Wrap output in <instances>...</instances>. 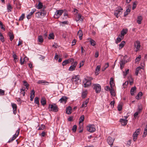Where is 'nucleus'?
Instances as JSON below:
<instances>
[{
  "mask_svg": "<svg viewBox=\"0 0 147 147\" xmlns=\"http://www.w3.org/2000/svg\"><path fill=\"white\" fill-rule=\"evenodd\" d=\"M93 79L92 78H89L88 79L85 78L83 82L84 84V87L87 88L89 87L91 84V81Z\"/></svg>",
  "mask_w": 147,
  "mask_h": 147,
  "instance_id": "obj_1",
  "label": "nucleus"
},
{
  "mask_svg": "<svg viewBox=\"0 0 147 147\" xmlns=\"http://www.w3.org/2000/svg\"><path fill=\"white\" fill-rule=\"evenodd\" d=\"M71 80L73 82L76 84L78 85L79 83L81 82L80 80V76L79 75H77L73 77L71 79Z\"/></svg>",
  "mask_w": 147,
  "mask_h": 147,
  "instance_id": "obj_2",
  "label": "nucleus"
},
{
  "mask_svg": "<svg viewBox=\"0 0 147 147\" xmlns=\"http://www.w3.org/2000/svg\"><path fill=\"white\" fill-rule=\"evenodd\" d=\"M87 130L91 133L94 132L96 130L95 126L93 124L89 125L86 127Z\"/></svg>",
  "mask_w": 147,
  "mask_h": 147,
  "instance_id": "obj_3",
  "label": "nucleus"
},
{
  "mask_svg": "<svg viewBox=\"0 0 147 147\" xmlns=\"http://www.w3.org/2000/svg\"><path fill=\"white\" fill-rule=\"evenodd\" d=\"M123 9L121 7L116 10L114 11V15L117 18L121 14Z\"/></svg>",
  "mask_w": 147,
  "mask_h": 147,
  "instance_id": "obj_4",
  "label": "nucleus"
},
{
  "mask_svg": "<svg viewBox=\"0 0 147 147\" xmlns=\"http://www.w3.org/2000/svg\"><path fill=\"white\" fill-rule=\"evenodd\" d=\"M93 89L95 90L97 93L100 92L101 90V86L98 84H95L93 85Z\"/></svg>",
  "mask_w": 147,
  "mask_h": 147,
  "instance_id": "obj_5",
  "label": "nucleus"
},
{
  "mask_svg": "<svg viewBox=\"0 0 147 147\" xmlns=\"http://www.w3.org/2000/svg\"><path fill=\"white\" fill-rule=\"evenodd\" d=\"M49 107L51 109L50 110L51 111L57 112L58 111L57 107L55 104L53 105L50 104Z\"/></svg>",
  "mask_w": 147,
  "mask_h": 147,
  "instance_id": "obj_6",
  "label": "nucleus"
},
{
  "mask_svg": "<svg viewBox=\"0 0 147 147\" xmlns=\"http://www.w3.org/2000/svg\"><path fill=\"white\" fill-rule=\"evenodd\" d=\"M63 13L62 10H57L54 15V17L55 18H58Z\"/></svg>",
  "mask_w": 147,
  "mask_h": 147,
  "instance_id": "obj_7",
  "label": "nucleus"
},
{
  "mask_svg": "<svg viewBox=\"0 0 147 147\" xmlns=\"http://www.w3.org/2000/svg\"><path fill=\"white\" fill-rule=\"evenodd\" d=\"M77 64L78 63L76 61L74 62V63H72L71 65L69 67L68 70L70 71H72L75 70Z\"/></svg>",
  "mask_w": 147,
  "mask_h": 147,
  "instance_id": "obj_8",
  "label": "nucleus"
},
{
  "mask_svg": "<svg viewBox=\"0 0 147 147\" xmlns=\"http://www.w3.org/2000/svg\"><path fill=\"white\" fill-rule=\"evenodd\" d=\"M115 140V138H112L110 136H109L107 138V142L111 146L113 145V143Z\"/></svg>",
  "mask_w": 147,
  "mask_h": 147,
  "instance_id": "obj_9",
  "label": "nucleus"
},
{
  "mask_svg": "<svg viewBox=\"0 0 147 147\" xmlns=\"http://www.w3.org/2000/svg\"><path fill=\"white\" fill-rule=\"evenodd\" d=\"M134 46L136 49V51L137 52L138 51L141 45L140 42L139 41H137L134 43Z\"/></svg>",
  "mask_w": 147,
  "mask_h": 147,
  "instance_id": "obj_10",
  "label": "nucleus"
},
{
  "mask_svg": "<svg viewBox=\"0 0 147 147\" xmlns=\"http://www.w3.org/2000/svg\"><path fill=\"white\" fill-rule=\"evenodd\" d=\"M11 105L13 110V113L14 114L16 115L17 113V106L16 104L11 103Z\"/></svg>",
  "mask_w": 147,
  "mask_h": 147,
  "instance_id": "obj_11",
  "label": "nucleus"
},
{
  "mask_svg": "<svg viewBox=\"0 0 147 147\" xmlns=\"http://www.w3.org/2000/svg\"><path fill=\"white\" fill-rule=\"evenodd\" d=\"M36 9L34 8L32 9V11L29 13L27 16V18L28 19H29L31 18V16L32 15L34 12L36 11Z\"/></svg>",
  "mask_w": 147,
  "mask_h": 147,
  "instance_id": "obj_12",
  "label": "nucleus"
},
{
  "mask_svg": "<svg viewBox=\"0 0 147 147\" xmlns=\"http://www.w3.org/2000/svg\"><path fill=\"white\" fill-rule=\"evenodd\" d=\"M121 124L123 126H125L127 124V120L123 119H121L119 121Z\"/></svg>",
  "mask_w": 147,
  "mask_h": 147,
  "instance_id": "obj_13",
  "label": "nucleus"
},
{
  "mask_svg": "<svg viewBox=\"0 0 147 147\" xmlns=\"http://www.w3.org/2000/svg\"><path fill=\"white\" fill-rule=\"evenodd\" d=\"M88 40H90V43L91 45L94 46L96 45V42L92 39L89 38H88Z\"/></svg>",
  "mask_w": 147,
  "mask_h": 147,
  "instance_id": "obj_14",
  "label": "nucleus"
},
{
  "mask_svg": "<svg viewBox=\"0 0 147 147\" xmlns=\"http://www.w3.org/2000/svg\"><path fill=\"white\" fill-rule=\"evenodd\" d=\"M76 20L77 22L79 21H82L83 19L81 18V15L79 14L77 15L76 16Z\"/></svg>",
  "mask_w": 147,
  "mask_h": 147,
  "instance_id": "obj_15",
  "label": "nucleus"
},
{
  "mask_svg": "<svg viewBox=\"0 0 147 147\" xmlns=\"http://www.w3.org/2000/svg\"><path fill=\"white\" fill-rule=\"evenodd\" d=\"M72 111V108L70 106H69L66 109V113L67 114L69 115L71 113Z\"/></svg>",
  "mask_w": 147,
  "mask_h": 147,
  "instance_id": "obj_16",
  "label": "nucleus"
},
{
  "mask_svg": "<svg viewBox=\"0 0 147 147\" xmlns=\"http://www.w3.org/2000/svg\"><path fill=\"white\" fill-rule=\"evenodd\" d=\"M89 101L88 99H86L83 102V103L82 105L81 108H85L87 106V104L88 103Z\"/></svg>",
  "mask_w": 147,
  "mask_h": 147,
  "instance_id": "obj_17",
  "label": "nucleus"
},
{
  "mask_svg": "<svg viewBox=\"0 0 147 147\" xmlns=\"http://www.w3.org/2000/svg\"><path fill=\"white\" fill-rule=\"evenodd\" d=\"M127 31V29H123L121 32V38L123 37L124 35L125 34Z\"/></svg>",
  "mask_w": 147,
  "mask_h": 147,
  "instance_id": "obj_18",
  "label": "nucleus"
},
{
  "mask_svg": "<svg viewBox=\"0 0 147 147\" xmlns=\"http://www.w3.org/2000/svg\"><path fill=\"white\" fill-rule=\"evenodd\" d=\"M136 90V88L134 86L131 88L130 90L131 94L132 95H134L135 92Z\"/></svg>",
  "mask_w": 147,
  "mask_h": 147,
  "instance_id": "obj_19",
  "label": "nucleus"
},
{
  "mask_svg": "<svg viewBox=\"0 0 147 147\" xmlns=\"http://www.w3.org/2000/svg\"><path fill=\"white\" fill-rule=\"evenodd\" d=\"M100 68V65H97L96 68V72L95 74L96 75H97L99 74V71Z\"/></svg>",
  "mask_w": 147,
  "mask_h": 147,
  "instance_id": "obj_20",
  "label": "nucleus"
},
{
  "mask_svg": "<svg viewBox=\"0 0 147 147\" xmlns=\"http://www.w3.org/2000/svg\"><path fill=\"white\" fill-rule=\"evenodd\" d=\"M8 35L9 37L10 40L11 41H12L14 38V36L13 34V33L11 32H9Z\"/></svg>",
  "mask_w": 147,
  "mask_h": 147,
  "instance_id": "obj_21",
  "label": "nucleus"
},
{
  "mask_svg": "<svg viewBox=\"0 0 147 147\" xmlns=\"http://www.w3.org/2000/svg\"><path fill=\"white\" fill-rule=\"evenodd\" d=\"M43 5L42 3L39 2L37 5L36 7L38 9H41L42 8H43Z\"/></svg>",
  "mask_w": 147,
  "mask_h": 147,
  "instance_id": "obj_22",
  "label": "nucleus"
},
{
  "mask_svg": "<svg viewBox=\"0 0 147 147\" xmlns=\"http://www.w3.org/2000/svg\"><path fill=\"white\" fill-rule=\"evenodd\" d=\"M125 63V61L124 60H122L120 61V68L122 69V68L124 66V64Z\"/></svg>",
  "mask_w": 147,
  "mask_h": 147,
  "instance_id": "obj_23",
  "label": "nucleus"
},
{
  "mask_svg": "<svg viewBox=\"0 0 147 147\" xmlns=\"http://www.w3.org/2000/svg\"><path fill=\"white\" fill-rule=\"evenodd\" d=\"M37 83L38 84H41L43 83L44 84L48 85L49 83V82H46L45 80H41L38 81L37 82Z\"/></svg>",
  "mask_w": 147,
  "mask_h": 147,
  "instance_id": "obj_24",
  "label": "nucleus"
},
{
  "mask_svg": "<svg viewBox=\"0 0 147 147\" xmlns=\"http://www.w3.org/2000/svg\"><path fill=\"white\" fill-rule=\"evenodd\" d=\"M67 99V98L66 96H63L59 100V101L60 102H66Z\"/></svg>",
  "mask_w": 147,
  "mask_h": 147,
  "instance_id": "obj_25",
  "label": "nucleus"
},
{
  "mask_svg": "<svg viewBox=\"0 0 147 147\" xmlns=\"http://www.w3.org/2000/svg\"><path fill=\"white\" fill-rule=\"evenodd\" d=\"M78 35L79 36L80 39L81 40L83 36V33L81 30H79L78 32Z\"/></svg>",
  "mask_w": 147,
  "mask_h": 147,
  "instance_id": "obj_26",
  "label": "nucleus"
},
{
  "mask_svg": "<svg viewBox=\"0 0 147 147\" xmlns=\"http://www.w3.org/2000/svg\"><path fill=\"white\" fill-rule=\"evenodd\" d=\"M147 134V125L145 127L144 129L143 137H145Z\"/></svg>",
  "mask_w": 147,
  "mask_h": 147,
  "instance_id": "obj_27",
  "label": "nucleus"
},
{
  "mask_svg": "<svg viewBox=\"0 0 147 147\" xmlns=\"http://www.w3.org/2000/svg\"><path fill=\"white\" fill-rule=\"evenodd\" d=\"M142 20V18L141 16H139L138 17L137 22V23L139 24H141V21Z\"/></svg>",
  "mask_w": 147,
  "mask_h": 147,
  "instance_id": "obj_28",
  "label": "nucleus"
},
{
  "mask_svg": "<svg viewBox=\"0 0 147 147\" xmlns=\"http://www.w3.org/2000/svg\"><path fill=\"white\" fill-rule=\"evenodd\" d=\"M26 59L28 60L27 58V57H25L24 58V59L23 60L22 57L20 59V63L21 65H23L24 63V62L26 60Z\"/></svg>",
  "mask_w": 147,
  "mask_h": 147,
  "instance_id": "obj_29",
  "label": "nucleus"
},
{
  "mask_svg": "<svg viewBox=\"0 0 147 147\" xmlns=\"http://www.w3.org/2000/svg\"><path fill=\"white\" fill-rule=\"evenodd\" d=\"M20 93L21 94H22L23 96H24L25 95V89L24 88H23L21 89H20Z\"/></svg>",
  "mask_w": 147,
  "mask_h": 147,
  "instance_id": "obj_30",
  "label": "nucleus"
},
{
  "mask_svg": "<svg viewBox=\"0 0 147 147\" xmlns=\"http://www.w3.org/2000/svg\"><path fill=\"white\" fill-rule=\"evenodd\" d=\"M121 36L120 35L119 36V37L117 38V39L116 41V42L117 43H118L119 42H120L121 40L123 39V37L122 38H121Z\"/></svg>",
  "mask_w": 147,
  "mask_h": 147,
  "instance_id": "obj_31",
  "label": "nucleus"
},
{
  "mask_svg": "<svg viewBox=\"0 0 147 147\" xmlns=\"http://www.w3.org/2000/svg\"><path fill=\"white\" fill-rule=\"evenodd\" d=\"M40 102L42 105L44 106L46 104V101L45 99L44 98H42Z\"/></svg>",
  "mask_w": 147,
  "mask_h": 147,
  "instance_id": "obj_32",
  "label": "nucleus"
},
{
  "mask_svg": "<svg viewBox=\"0 0 147 147\" xmlns=\"http://www.w3.org/2000/svg\"><path fill=\"white\" fill-rule=\"evenodd\" d=\"M24 85L26 87V88L28 89L29 88V84L28 83L25 81H23Z\"/></svg>",
  "mask_w": 147,
  "mask_h": 147,
  "instance_id": "obj_33",
  "label": "nucleus"
},
{
  "mask_svg": "<svg viewBox=\"0 0 147 147\" xmlns=\"http://www.w3.org/2000/svg\"><path fill=\"white\" fill-rule=\"evenodd\" d=\"M38 41L39 42L42 43L43 41V39L42 36L40 35L38 37Z\"/></svg>",
  "mask_w": 147,
  "mask_h": 147,
  "instance_id": "obj_34",
  "label": "nucleus"
},
{
  "mask_svg": "<svg viewBox=\"0 0 147 147\" xmlns=\"http://www.w3.org/2000/svg\"><path fill=\"white\" fill-rule=\"evenodd\" d=\"M141 69V67H137L136 70L135 74L136 76H138L139 72V71Z\"/></svg>",
  "mask_w": 147,
  "mask_h": 147,
  "instance_id": "obj_35",
  "label": "nucleus"
},
{
  "mask_svg": "<svg viewBox=\"0 0 147 147\" xmlns=\"http://www.w3.org/2000/svg\"><path fill=\"white\" fill-rule=\"evenodd\" d=\"M110 91L112 96H115V93L113 88H111V89L110 90Z\"/></svg>",
  "mask_w": 147,
  "mask_h": 147,
  "instance_id": "obj_36",
  "label": "nucleus"
},
{
  "mask_svg": "<svg viewBox=\"0 0 147 147\" xmlns=\"http://www.w3.org/2000/svg\"><path fill=\"white\" fill-rule=\"evenodd\" d=\"M110 84L111 86V88H112V87H113L114 85L113 80L112 78H110Z\"/></svg>",
  "mask_w": 147,
  "mask_h": 147,
  "instance_id": "obj_37",
  "label": "nucleus"
},
{
  "mask_svg": "<svg viewBox=\"0 0 147 147\" xmlns=\"http://www.w3.org/2000/svg\"><path fill=\"white\" fill-rule=\"evenodd\" d=\"M13 7L11 6V4L10 3L8 4L7 6V9L8 10V12L11 11Z\"/></svg>",
  "mask_w": 147,
  "mask_h": 147,
  "instance_id": "obj_38",
  "label": "nucleus"
},
{
  "mask_svg": "<svg viewBox=\"0 0 147 147\" xmlns=\"http://www.w3.org/2000/svg\"><path fill=\"white\" fill-rule=\"evenodd\" d=\"M138 134H137L136 133H135L134 132L133 134V140L134 141H136V139H137V136H138Z\"/></svg>",
  "mask_w": 147,
  "mask_h": 147,
  "instance_id": "obj_39",
  "label": "nucleus"
},
{
  "mask_svg": "<svg viewBox=\"0 0 147 147\" xmlns=\"http://www.w3.org/2000/svg\"><path fill=\"white\" fill-rule=\"evenodd\" d=\"M44 9L45 8H43V10L41 11V15L43 16H46L47 13L46 11L44 10Z\"/></svg>",
  "mask_w": 147,
  "mask_h": 147,
  "instance_id": "obj_40",
  "label": "nucleus"
},
{
  "mask_svg": "<svg viewBox=\"0 0 147 147\" xmlns=\"http://www.w3.org/2000/svg\"><path fill=\"white\" fill-rule=\"evenodd\" d=\"M0 39L3 42L5 41L4 38L1 33H0Z\"/></svg>",
  "mask_w": 147,
  "mask_h": 147,
  "instance_id": "obj_41",
  "label": "nucleus"
},
{
  "mask_svg": "<svg viewBox=\"0 0 147 147\" xmlns=\"http://www.w3.org/2000/svg\"><path fill=\"white\" fill-rule=\"evenodd\" d=\"M69 62L67 60H66L63 62L62 65L63 66L66 65L67 64H68Z\"/></svg>",
  "mask_w": 147,
  "mask_h": 147,
  "instance_id": "obj_42",
  "label": "nucleus"
},
{
  "mask_svg": "<svg viewBox=\"0 0 147 147\" xmlns=\"http://www.w3.org/2000/svg\"><path fill=\"white\" fill-rule=\"evenodd\" d=\"M36 16L37 18H41L42 16L41 15V12H36Z\"/></svg>",
  "mask_w": 147,
  "mask_h": 147,
  "instance_id": "obj_43",
  "label": "nucleus"
},
{
  "mask_svg": "<svg viewBox=\"0 0 147 147\" xmlns=\"http://www.w3.org/2000/svg\"><path fill=\"white\" fill-rule=\"evenodd\" d=\"M125 43V41H122L121 43L119 45V49H121L124 46Z\"/></svg>",
  "mask_w": 147,
  "mask_h": 147,
  "instance_id": "obj_44",
  "label": "nucleus"
},
{
  "mask_svg": "<svg viewBox=\"0 0 147 147\" xmlns=\"http://www.w3.org/2000/svg\"><path fill=\"white\" fill-rule=\"evenodd\" d=\"M84 115H82L80 118L79 123H81L84 120Z\"/></svg>",
  "mask_w": 147,
  "mask_h": 147,
  "instance_id": "obj_45",
  "label": "nucleus"
},
{
  "mask_svg": "<svg viewBox=\"0 0 147 147\" xmlns=\"http://www.w3.org/2000/svg\"><path fill=\"white\" fill-rule=\"evenodd\" d=\"M130 9L128 8V9H127V10H126L125 12V13L124 14V16H126V15H128V13L130 12Z\"/></svg>",
  "mask_w": 147,
  "mask_h": 147,
  "instance_id": "obj_46",
  "label": "nucleus"
},
{
  "mask_svg": "<svg viewBox=\"0 0 147 147\" xmlns=\"http://www.w3.org/2000/svg\"><path fill=\"white\" fill-rule=\"evenodd\" d=\"M141 58V55H139L138 57H137L135 59V62L136 63L139 62V61L140 60Z\"/></svg>",
  "mask_w": 147,
  "mask_h": 147,
  "instance_id": "obj_47",
  "label": "nucleus"
},
{
  "mask_svg": "<svg viewBox=\"0 0 147 147\" xmlns=\"http://www.w3.org/2000/svg\"><path fill=\"white\" fill-rule=\"evenodd\" d=\"M34 102L37 104L38 105H39V101L38 100V98L37 97H36L34 98Z\"/></svg>",
  "mask_w": 147,
  "mask_h": 147,
  "instance_id": "obj_48",
  "label": "nucleus"
},
{
  "mask_svg": "<svg viewBox=\"0 0 147 147\" xmlns=\"http://www.w3.org/2000/svg\"><path fill=\"white\" fill-rule=\"evenodd\" d=\"M142 92H139L137 96H136V99H139V98L142 96Z\"/></svg>",
  "mask_w": 147,
  "mask_h": 147,
  "instance_id": "obj_49",
  "label": "nucleus"
},
{
  "mask_svg": "<svg viewBox=\"0 0 147 147\" xmlns=\"http://www.w3.org/2000/svg\"><path fill=\"white\" fill-rule=\"evenodd\" d=\"M87 94V92H84L82 94V98H85Z\"/></svg>",
  "mask_w": 147,
  "mask_h": 147,
  "instance_id": "obj_50",
  "label": "nucleus"
},
{
  "mask_svg": "<svg viewBox=\"0 0 147 147\" xmlns=\"http://www.w3.org/2000/svg\"><path fill=\"white\" fill-rule=\"evenodd\" d=\"M50 39H53L54 38V35L53 33L50 34L49 35L48 37Z\"/></svg>",
  "mask_w": 147,
  "mask_h": 147,
  "instance_id": "obj_51",
  "label": "nucleus"
},
{
  "mask_svg": "<svg viewBox=\"0 0 147 147\" xmlns=\"http://www.w3.org/2000/svg\"><path fill=\"white\" fill-rule=\"evenodd\" d=\"M105 65H107V67H104L102 68V71H104L109 66V63H106L105 64Z\"/></svg>",
  "mask_w": 147,
  "mask_h": 147,
  "instance_id": "obj_52",
  "label": "nucleus"
},
{
  "mask_svg": "<svg viewBox=\"0 0 147 147\" xmlns=\"http://www.w3.org/2000/svg\"><path fill=\"white\" fill-rule=\"evenodd\" d=\"M122 105L121 104H119L117 107L118 108V110L119 111H121L122 109Z\"/></svg>",
  "mask_w": 147,
  "mask_h": 147,
  "instance_id": "obj_53",
  "label": "nucleus"
},
{
  "mask_svg": "<svg viewBox=\"0 0 147 147\" xmlns=\"http://www.w3.org/2000/svg\"><path fill=\"white\" fill-rule=\"evenodd\" d=\"M17 137L14 135L13 136L12 138L11 139V140H9L8 141V142H11L13 140H14Z\"/></svg>",
  "mask_w": 147,
  "mask_h": 147,
  "instance_id": "obj_54",
  "label": "nucleus"
},
{
  "mask_svg": "<svg viewBox=\"0 0 147 147\" xmlns=\"http://www.w3.org/2000/svg\"><path fill=\"white\" fill-rule=\"evenodd\" d=\"M139 113L138 112H136L134 113V116L135 119H136L137 117H138V114Z\"/></svg>",
  "mask_w": 147,
  "mask_h": 147,
  "instance_id": "obj_55",
  "label": "nucleus"
},
{
  "mask_svg": "<svg viewBox=\"0 0 147 147\" xmlns=\"http://www.w3.org/2000/svg\"><path fill=\"white\" fill-rule=\"evenodd\" d=\"M24 17V14H22L21 16L20 17L19 20L21 21L23 20Z\"/></svg>",
  "mask_w": 147,
  "mask_h": 147,
  "instance_id": "obj_56",
  "label": "nucleus"
},
{
  "mask_svg": "<svg viewBox=\"0 0 147 147\" xmlns=\"http://www.w3.org/2000/svg\"><path fill=\"white\" fill-rule=\"evenodd\" d=\"M45 127V126L41 125L39 127V128L38 129V130H43V129Z\"/></svg>",
  "mask_w": 147,
  "mask_h": 147,
  "instance_id": "obj_57",
  "label": "nucleus"
},
{
  "mask_svg": "<svg viewBox=\"0 0 147 147\" xmlns=\"http://www.w3.org/2000/svg\"><path fill=\"white\" fill-rule=\"evenodd\" d=\"M142 108H141V106L139 105L138 106V109L137 112H139V113H140L142 111Z\"/></svg>",
  "mask_w": 147,
  "mask_h": 147,
  "instance_id": "obj_58",
  "label": "nucleus"
},
{
  "mask_svg": "<svg viewBox=\"0 0 147 147\" xmlns=\"http://www.w3.org/2000/svg\"><path fill=\"white\" fill-rule=\"evenodd\" d=\"M35 91L34 90H32L31 92L30 96H34Z\"/></svg>",
  "mask_w": 147,
  "mask_h": 147,
  "instance_id": "obj_59",
  "label": "nucleus"
},
{
  "mask_svg": "<svg viewBox=\"0 0 147 147\" xmlns=\"http://www.w3.org/2000/svg\"><path fill=\"white\" fill-rule=\"evenodd\" d=\"M77 129V126L76 125H74L72 127V130L73 131L75 132L76 131Z\"/></svg>",
  "mask_w": 147,
  "mask_h": 147,
  "instance_id": "obj_60",
  "label": "nucleus"
},
{
  "mask_svg": "<svg viewBox=\"0 0 147 147\" xmlns=\"http://www.w3.org/2000/svg\"><path fill=\"white\" fill-rule=\"evenodd\" d=\"M4 94V91L0 89V96L3 95Z\"/></svg>",
  "mask_w": 147,
  "mask_h": 147,
  "instance_id": "obj_61",
  "label": "nucleus"
},
{
  "mask_svg": "<svg viewBox=\"0 0 147 147\" xmlns=\"http://www.w3.org/2000/svg\"><path fill=\"white\" fill-rule=\"evenodd\" d=\"M20 129H18L16 131V133L14 135H16L17 137L18 136L20 133Z\"/></svg>",
  "mask_w": 147,
  "mask_h": 147,
  "instance_id": "obj_62",
  "label": "nucleus"
},
{
  "mask_svg": "<svg viewBox=\"0 0 147 147\" xmlns=\"http://www.w3.org/2000/svg\"><path fill=\"white\" fill-rule=\"evenodd\" d=\"M115 103V101L114 100L111 102L110 103V104L111 105V107H113Z\"/></svg>",
  "mask_w": 147,
  "mask_h": 147,
  "instance_id": "obj_63",
  "label": "nucleus"
},
{
  "mask_svg": "<svg viewBox=\"0 0 147 147\" xmlns=\"http://www.w3.org/2000/svg\"><path fill=\"white\" fill-rule=\"evenodd\" d=\"M67 60L69 62V63H70V62H72V63H74V59L73 58H71L70 59H67Z\"/></svg>",
  "mask_w": 147,
  "mask_h": 147,
  "instance_id": "obj_64",
  "label": "nucleus"
}]
</instances>
